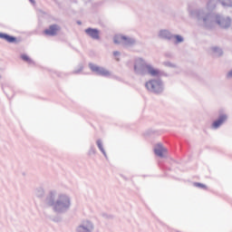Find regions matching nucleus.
Listing matches in <instances>:
<instances>
[{
	"instance_id": "nucleus-3",
	"label": "nucleus",
	"mask_w": 232,
	"mask_h": 232,
	"mask_svg": "<svg viewBox=\"0 0 232 232\" xmlns=\"http://www.w3.org/2000/svg\"><path fill=\"white\" fill-rule=\"evenodd\" d=\"M131 40L124 35L118 34L114 36L115 44H128Z\"/></svg>"
},
{
	"instance_id": "nucleus-11",
	"label": "nucleus",
	"mask_w": 232,
	"mask_h": 232,
	"mask_svg": "<svg viewBox=\"0 0 232 232\" xmlns=\"http://www.w3.org/2000/svg\"><path fill=\"white\" fill-rule=\"evenodd\" d=\"M223 6H231V0H220Z\"/></svg>"
},
{
	"instance_id": "nucleus-6",
	"label": "nucleus",
	"mask_w": 232,
	"mask_h": 232,
	"mask_svg": "<svg viewBox=\"0 0 232 232\" xmlns=\"http://www.w3.org/2000/svg\"><path fill=\"white\" fill-rule=\"evenodd\" d=\"M57 32H59V26L53 24L51 25L48 29L44 31L45 35H57Z\"/></svg>"
},
{
	"instance_id": "nucleus-8",
	"label": "nucleus",
	"mask_w": 232,
	"mask_h": 232,
	"mask_svg": "<svg viewBox=\"0 0 232 232\" xmlns=\"http://www.w3.org/2000/svg\"><path fill=\"white\" fill-rule=\"evenodd\" d=\"M0 39H4V41H6L7 43H15V37L3 33H0Z\"/></svg>"
},
{
	"instance_id": "nucleus-16",
	"label": "nucleus",
	"mask_w": 232,
	"mask_h": 232,
	"mask_svg": "<svg viewBox=\"0 0 232 232\" xmlns=\"http://www.w3.org/2000/svg\"><path fill=\"white\" fill-rule=\"evenodd\" d=\"M227 77H232V70L227 73Z\"/></svg>"
},
{
	"instance_id": "nucleus-14",
	"label": "nucleus",
	"mask_w": 232,
	"mask_h": 232,
	"mask_svg": "<svg viewBox=\"0 0 232 232\" xmlns=\"http://www.w3.org/2000/svg\"><path fill=\"white\" fill-rule=\"evenodd\" d=\"M176 39H177L178 43H182V41H183L182 36H180V35H177Z\"/></svg>"
},
{
	"instance_id": "nucleus-7",
	"label": "nucleus",
	"mask_w": 232,
	"mask_h": 232,
	"mask_svg": "<svg viewBox=\"0 0 232 232\" xmlns=\"http://www.w3.org/2000/svg\"><path fill=\"white\" fill-rule=\"evenodd\" d=\"M154 152L158 157H164V154L168 153V150L162 146V144H158L154 149Z\"/></svg>"
},
{
	"instance_id": "nucleus-10",
	"label": "nucleus",
	"mask_w": 232,
	"mask_h": 232,
	"mask_svg": "<svg viewBox=\"0 0 232 232\" xmlns=\"http://www.w3.org/2000/svg\"><path fill=\"white\" fill-rule=\"evenodd\" d=\"M89 68L92 70V72H94L95 73H99V71L101 70V67H99L93 63H90Z\"/></svg>"
},
{
	"instance_id": "nucleus-12",
	"label": "nucleus",
	"mask_w": 232,
	"mask_h": 232,
	"mask_svg": "<svg viewBox=\"0 0 232 232\" xmlns=\"http://www.w3.org/2000/svg\"><path fill=\"white\" fill-rule=\"evenodd\" d=\"M196 188H201L202 189H208V187L202 183H195Z\"/></svg>"
},
{
	"instance_id": "nucleus-1",
	"label": "nucleus",
	"mask_w": 232,
	"mask_h": 232,
	"mask_svg": "<svg viewBox=\"0 0 232 232\" xmlns=\"http://www.w3.org/2000/svg\"><path fill=\"white\" fill-rule=\"evenodd\" d=\"M147 90L150 92H154L155 93H159V92H162V84L160 82L156 80H151L146 82L145 84Z\"/></svg>"
},
{
	"instance_id": "nucleus-9",
	"label": "nucleus",
	"mask_w": 232,
	"mask_h": 232,
	"mask_svg": "<svg viewBox=\"0 0 232 232\" xmlns=\"http://www.w3.org/2000/svg\"><path fill=\"white\" fill-rule=\"evenodd\" d=\"M98 75H102L103 77H109L111 75L110 71L100 67V71L98 72Z\"/></svg>"
},
{
	"instance_id": "nucleus-4",
	"label": "nucleus",
	"mask_w": 232,
	"mask_h": 232,
	"mask_svg": "<svg viewBox=\"0 0 232 232\" xmlns=\"http://www.w3.org/2000/svg\"><path fill=\"white\" fill-rule=\"evenodd\" d=\"M85 34H87V35H89V37H92V39H100V35H99V30L97 29H93V28H88L85 30Z\"/></svg>"
},
{
	"instance_id": "nucleus-15",
	"label": "nucleus",
	"mask_w": 232,
	"mask_h": 232,
	"mask_svg": "<svg viewBox=\"0 0 232 232\" xmlns=\"http://www.w3.org/2000/svg\"><path fill=\"white\" fill-rule=\"evenodd\" d=\"M98 147L102 150V143L101 141H98Z\"/></svg>"
},
{
	"instance_id": "nucleus-2",
	"label": "nucleus",
	"mask_w": 232,
	"mask_h": 232,
	"mask_svg": "<svg viewBox=\"0 0 232 232\" xmlns=\"http://www.w3.org/2000/svg\"><path fill=\"white\" fill-rule=\"evenodd\" d=\"M139 66H140L141 68H145V70H147L148 73H150V75H152L153 77L159 75V70L157 69H154L153 67H151V65H144V64H141L140 65V63L136 64L134 66V70L135 72H137V70H139Z\"/></svg>"
},
{
	"instance_id": "nucleus-5",
	"label": "nucleus",
	"mask_w": 232,
	"mask_h": 232,
	"mask_svg": "<svg viewBox=\"0 0 232 232\" xmlns=\"http://www.w3.org/2000/svg\"><path fill=\"white\" fill-rule=\"evenodd\" d=\"M226 121H227V116H226V115L219 116V119L213 122L212 128H214V130L220 128V126H222V124H224V122H226Z\"/></svg>"
},
{
	"instance_id": "nucleus-13",
	"label": "nucleus",
	"mask_w": 232,
	"mask_h": 232,
	"mask_svg": "<svg viewBox=\"0 0 232 232\" xmlns=\"http://www.w3.org/2000/svg\"><path fill=\"white\" fill-rule=\"evenodd\" d=\"M21 58L23 59V61H25V63H30L31 62L30 57H28V55H26V54H23L21 56Z\"/></svg>"
},
{
	"instance_id": "nucleus-17",
	"label": "nucleus",
	"mask_w": 232,
	"mask_h": 232,
	"mask_svg": "<svg viewBox=\"0 0 232 232\" xmlns=\"http://www.w3.org/2000/svg\"><path fill=\"white\" fill-rule=\"evenodd\" d=\"M114 55H119V52H115V53H114Z\"/></svg>"
}]
</instances>
